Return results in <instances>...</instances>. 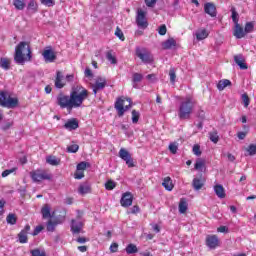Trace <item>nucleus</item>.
I'll use <instances>...</instances> for the list:
<instances>
[{"label":"nucleus","instance_id":"412c9836","mask_svg":"<svg viewBox=\"0 0 256 256\" xmlns=\"http://www.w3.org/2000/svg\"><path fill=\"white\" fill-rule=\"evenodd\" d=\"M41 214L43 219H53V215H55V212L51 214V207L46 204L42 207Z\"/></svg>","mask_w":256,"mask_h":256},{"label":"nucleus","instance_id":"4be33fe9","mask_svg":"<svg viewBox=\"0 0 256 256\" xmlns=\"http://www.w3.org/2000/svg\"><path fill=\"white\" fill-rule=\"evenodd\" d=\"M234 61L240 69H247V64H245V58H243V55H236L234 57Z\"/></svg>","mask_w":256,"mask_h":256},{"label":"nucleus","instance_id":"3c124183","mask_svg":"<svg viewBox=\"0 0 256 256\" xmlns=\"http://www.w3.org/2000/svg\"><path fill=\"white\" fill-rule=\"evenodd\" d=\"M159 35H167V26L165 24L158 28Z\"/></svg>","mask_w":256,"mask_h":256},{"label":"nucleus","instance_id":"a878e982","mask_svg":"<svg viewBox=\"0 0 256 256\" xmlns=\"http://www.w3.org/2000/svg\"><path fill=\"white\" fill-rule=\"evenodd\" d=\"M177 45V42L174 38H169L168 40L164 41L162 43L163 49H172V47H175Z\"/></svg>","mask_w":256,"mask_h":256},{"label":"nucleus","instance_id":"bb28decb","mask_svg":"<svg viewBox=\"0 0 256 256\" xmlns=\"http://www.w3.org/2000/svg\"><path fill=\"white\" fill-rule=\"evenodd\" d=\"M231 86V80L223 79L217 84L218 91H223L226 87Z\"/></svg>","mask_w":256,"mask_h":256},{"label":"nucleus","instance_id":"6ab92c4d","mask_svg":"<svg viewBox=\"0 0 256 256\" xmlns=\"http://www.w3.org/2000/svg\"><path fill=\"white\" fill-rule=\"evenodd\" d=\"M61 223H63V220L51 218L47 223L46 229L47 231L53 232L55 231V227H57V225H61Z\"/></svg>","mask_w":256,"mask_h":256},{"label":"nucleus","instance_id":"6e6552de","mask_svg":"<svg viewBox=\"0 0 256 256\" xmlns=\"http://www.w3.org/2000/svg\"><path fill=\"white\" fill-rule=\"evenodd\" d=\"M81 212H78V216L76 220H72L71 231L74 234H79L83 231V221L81 220Z\"/></svg>","mask_w":256,"mask_h":256},{"label":"nucleus","instance_id":"c9c22d12","mask_svg":"<svg viewBox=\"0 0 256 256\" xmlns=\"http://www.w3.org/2000/svg\"><path fill=\"white\" fill-rule=\"evenodd\" d=\"M106 59L107 61H109L112 65H117V57H115V55H113L112 51H108L106 53Z\"/></svg>","mask_w":256,"mask_h":256},{"label":"nucleus","instance_id":"7c9ffc66","mask_svg":"<svg viewBox=\"0 0 256 256\" xmlns=\"http://www.w3.org/2000/svg\"><path fill=\"white\" fill-rule=\"evenodd\" d=\"M0 67L2 69H5V71L9 70V67H11V60L8 58H1L0 59Z\"/></svg>","mask_w":256,"mask_h":256},{"label":"nucleus","instance_id":"4468645a","mask_svg":"<svg viewBox=\"0 0 256 256\" xmlns=\"http://www.w3.org/2000/svg\"><path fill=\"white\" fill-rule=\"evenodd\" d=\"M42 56L46 63H54L55 59H57V55L51 48H47L43 51Z\"/></svg>","mask_w":256,"mask_h":256},{"label":"nucleus","instance_id":"2eb2a0df","mask_svg":"<svg viewBox=\"0 0 256 256\" xmlns=\"http://www.w3.org/2000/svg\"><path fill=\"white\" fill-rule=\"evenodd\" d=\"M66 81L65 76H63V72L57 71L56 78L54 80V85L57 89H63L65 87Z\"/></svg>","mask_w":256,"mask_h":256},{"label":"nucleus","instance_id":"e433bc0d","mask_svg":"<svg viewBox=\"0 0 256 256\" xmlns=\"http://www.w3.org/2000/svg\"><path fill=\"white\" fill-rule=\"evenodd\" d=\"M231 13L234 25H239V13H237V10H235V8H231Z\"/></svg>","mask_w":256,"mask_h":256},{"label":"nucleus","instance_id":"8fccbe9b","mask_svg":"<svg viewBox=\"0 0 256 256\" xmlns=\"http://www.w3.org/2000/svg\"><path fill=\"white\" fill-rule=\"evenodd\" d=\"M242 101L244 107H249V103H251V101L249 100V96L247 94H242Z\"/></svg>","mask_w":256,"mask_h":256},{"label":"nucleus","instance_id":"0eeeda50","mask_svg":"<svg viewBox=\"0 0 256 256\" xmlns=\"http://www.w3.org/2000/svg\"><path fill=\"white\" fill-rule=\"evenodd\" d=\"M147 13L141 9H138L137 16H136V23L138 27H141V29H147V26L149 25L147 23L146 18Z\"/></svg>","mask_w":256,"mask_h":256},{"label":"nucleus","instance_id":"338daca9","mask_svg":"<svg viewBox=\"0 0 256 256\" xmlns=\"http://www.w3.org/2000/svg\"><path fill=\"white\" fill-rule=\"evenodd\" d=\"M237 137L238 139L243 140L247 137V132H238Z\"/></svg>","mask_w":256,"mask_h":256},{"label":"nucleus","instance_id":"9b49d317","mask_svg":"<svg viewBox=\"0 0 256 256\" xmlns=\"http://www.w3.org/2000/svg\"><path fill=\"white\" fill-rule=\"evenodd\" d=\"M206 245L209 249H217L220 245L219 237L217 235L206 236Z\"/></svg>","mask_w":256,"mask_h":256},{"label":"nucleus","instance_id":"052dcab7","mask_svg":"<svg viewBox=\"0 0 256 256\" xmlns=\"http://www.w3.org/2000/svg\"><path fill=\"white\" fill-rule=\"evenodd\" d=\"M218 233H229V228L227 226H220L217 228Z\"/></svg>","mask_w":256,"mask_h":256},{"label":"nucleus","instance_id":"ea45409f","mask_svg":"<svg viewBox=\"0 0 256 256\" xmlns=\"http://www.w3.org/2000/svg\"><path fill=\"white\" fill-rule=\"evenodd\" d=\"M6 221L10 225H15V223H17V218L15 217V214H9L6 218Z\"/></svg>","mask_w":256,"mask_h":256},{"label":"nucleus","instance_id":"ddd939ff","mask_svg":"<svg viewBox=\"0 0 256 256\" xmlns=\"http://www.w3.org/2000/svg\"><path fill=\"white\" fill-rule=\"evenodd\" d=\"M120 204L122 207H131L133 205V194L131 192L123 193Z\"/></svg>","mask_w":256,"mask_h":256},{"label":"nucleus","instance_id":"774afa93","mask_svg":"<svg viewBox=\"0 0 256 256\" xmlns=\"http://www.w3.org/2000/svg\"><path fill=\"white\" fill-rule=\"evenodd\" d=\"M85 77H93V72L91 71V69H85Z\"/></svg>","mask_w":256,"mask_h":256},{"label":"nucleus","instance_id":"f257e3e1","mask_svg":"<svg viewBox=\"0 0 256 256\" xmlns=\"http://www.w3.org/2000/svg\"><path fill=\"white\" fill-rule=\"evenodd\" d=\"M89 97V91L81 84H76L70 91V96L60 94L57 103L62 109H77L83 105V101Z\"/></svg>","mask_w":256,"mask_h":256},{"label":"nucleus","instance_id":"680f3d73","mask_svg":"<svg viewBox=\"0 0 256 256\" xmlns=\"http://www.w3.org/2000/svg\"><path fill=\"white\" fill-rule=\"evenodd\" d=\"M147 7H155L157 0H145Z\"/></svg>","mask_w":256,"mask_h":256},{"label":"nucleus","instance_id":"c756f323","mask_svg":"<svg viewBox=\"0 0 256 256\" xmlns=\"http://www.w3.org/2000/svg\"><path fill=\"white\" fill-rule=\"evenodd\" d=\"M125 251L128 255H133L135 253H138L139 249H137V245L135 244H128Z\"/></svg>","mask_w":256,"mask_h":256},{"label":"nucleus","instance_id":"1a4fd4ad","mask_svg":"<svg viewBox=\"0 0 256 256\" xmlns=\"http://www.w3.org/2000/svg\"><path fill=\"white\" fill-rule=\"evenodd\" d=\"M104 87H107V79L104 77H97L95 83L92 84L94 95H97V92L103 90Z\"/></svg>","mask_w":256,"mask_h":256},{"label":"nucleus","instance_id":"393cba45","mask_svg":"<svg viewBox=\"0 0 256 256\" xmlns=\"http://www.w3.org/2000/svg\"><path fill=\"white\" fill-rule=\"evenodd\" d=\"M46 163H48V165L56 167L61 163V159L57 158L56 156H47Z\"/></svg>","mask_w":256,"mask_h":256},{"label":"nucleus","instance_id":"69168bd1","mask_svg":"<svg viewBox=\"0 0 256 256\" xmlns=\"http://www.w3.org/2000/svg\"><path fill=\"white\" fill-rule=\"evenodd\" d=\"M41 3L47 7H52V5H54L53 0H41Z\"/></svg>","mask_w":256,"mask_h":256},{"label":"nucleus","instance_id":"a211bd4d","mask_svg":"<svg viewBox=\"0 0 256 256\" xmlns=\"http://www.w3.org/2000/svg\"><path fill=\"white\" fill-rule=\"evenodd\" d=\"M204 11L207 15H210V17H217V8L213 3H206L204 5Z\"/></svg>","mask_w":256,"mask_h":256},{"label":"nucleus","instance_id":"37998d69","mask_svg":"<svg viewBox=\"0 0 256 256\" xmlns=\"http://www.w3.org/2000/svg\"><path fill=\"white\" fill-rule=\"evenodd\" d=\"M141 211V209L139 208V206L135 205L132 208H130L128 210V215H137V213H139Z\"/></svg>","mask_w":256,"mask_h":256},{"label":"nucleus","instance_id":"bf43d9fd","mask_svg":"<svg viewBox=\"0 0 256 256\" xmlns=\"http://www.w3.org/2000/svg\"><path fill=\"white\" fill-rule=\"evenodd\" d=\"M118 249H119V244H117V243H112V244L110 245V251H111V253H117Z\"/></svg>","mask_w":256,"mask_h":256},{"label":"nucleus","instance_id":"13d9d810","mask_svg":"<svg viewBox=\"0 0 256 256\" xmlns=\"http://www.w3.org/2000/svg\"><path fill=\"white\" fill-rule=\"evenodd\" d=\"M87 169V163L81 162L77 165V171H85Z\"/></svg>","mask_w":256,"mask_h":256},{"label":"nucleus","instance_id":"c03bdc74","mask_svg":"<svg viewBox=\"0 0 256 256\" xmlns=\"http://www.w3.org/2000/svg\"><path fill=\"white\" fill-rule=\"evenodd\" d=\"M169 77H170V82L175 84V79H177V75L175 74V69H170L169 71Z\"/></svg>","mask_w":256,"mask_h":256},{"label":"nucleus","instance_id":"cd10ccee","mask_svg":"<svg viewBox=\"0 0 256 256\" xmlns=\"http://www.w3.org/2000/svg\"><path fill=\"white\" fill-rule=\"evenodd\" d=\"M192 186L195 191H199L203 188V180L201 178H194L192 181Z\"/></svg>","mask_w":256,"mask_h":256},{"label":"nucleus","instance_id":"f03ea898","mask_svg":"<svg viewBox=\"0 0 256 256\" xmlns=\"http://www.w3.org/2000/svg\"><path fill=\"white\" fill-rule=\"evenodd\" d=\"M32 57L33 56L31 55V47L29 46V43L20 42L15 47L14 61L17 63V65H24L29 63Z\"/></svg>","mask_w":256,"mask_h":256},{"label":"nucleus","instance_id":"c85d7f7f","mask_svg":"<svg viewBox=\"0 0 256 256\" xmlns=\"http://www.w3.org/2000/svg\"><path fill=\"white\" fill-rule=\"evenodd\" d=\"M209 37V33H207V30L201 29L196 32V38L198 41H203V39H207Z\"/></svg>","mask_w":256,"mask_h":256},{"label":"nucleus","instance_id":"a19ab883","mask_svg":"<svg viewBox=\"0 0 256 256\" xmlns=\"http://www.w3.org/2000/svg\"><path fill=\"white\" fill-rule=\"evenodd\" d=\"M116 185L117 184L113 180H109L108 182H106L105 187H106L107 191H113V189H115Z\"/></svg>","mask_w":256,"mask_h":256},{"label":"nucleus","instance_id":"4d7b16f0","mask_svg":"<svg viewBox=\"0 0 256 256\" xmlns=\"http://www.w3.org/2000/svg\"><path fill=\"white\" fill-rule=\"evenodd\" d=\"M32 256H46L44 251H40L39 249H35L31 251Z\"/></svg>","mask_w":256,"mask_h":256},{"label":"nucleus","instance_id":"5701e85b","mask_svg":"<svg viewBox=\"0 0 256 256\" xmlns=\"http://www.w3.org/2000/svg\"><path fill=\"white\" fill-rule=\"evenodd\" d=\"M163 187L166 189V191H173V180H171V177H165L162 182Z\"/></svg>","mask_w":256,"mask_h":256},{"label":"nucleus","instance_id":"7ed1b4c3","mask_svg":"<svg viewBox=\"0 0 256 256\" xmlns=\"http://www.w3.org/2000/svg\"><path fill=\"white\" fill-rule=\"evenodd\" d=\"M193 107H195V102L191 96L186 97L180 104L178 110L179 119L185 120L191 117V113H193Z\"/></svg>","mask_w":256,"mask_h":256},{"label":"nucleus","instance_id":"a18cd8bd","mask_svg":"<svg viewBox=\"0 0 256 256\" xmlns=\"http://www.w3.org/2000/svg\"><path fill=\"white\" fill-rule=\"evenodd\" d=\"M210 141H212V143H218L219 142V135H217V132H211L210 133Z\"/></svg>","mask_w":256,"mask_h":256},{"label":"nucleus","instance_id":"e2e57ef3","mask_svg":"<svg viewBox=\"0 0 256 256\" xmlns=\"http://www.w3.org/2000/svg\"><path fill=\"white\" fill-rule=\"evenodd\" d=\"M43 231V226H37L34 230V232L32 233V235L35 237L36 235H38L39 233H41Z\"/></svg>","mask_w":256,"mask_h":256},{"label":"nucleus","instance_id":"58836bf2","mask_svg":"<svg viewBox=\"0 0 256 256\" xmlns=\"http://www.w3.org/2000/svg\"><path fill=\"white\" fill-rule=\"evenodd\" d=\"M27 9L28 11H33L35 13V11H37V2H35V0H30Z\"/></svg>","mask_w":256,"mask_h":256},{"label":"nucleus","instance_id":"6e6d98bb","mask_svg":"<svg viewBox=\"0 0 256 256\" xmlns=\"http://www.w3.org/2000/svg\"><path fill=\"white\" fill-rule=\"evenodd\" d=\"M85 177V174L82 170H77L74 174V179H83Z\"/></svg>","mask_w":256,"mask_h":256},{"label":"nucleus","instance_id":"f3484780","mask_svg":"<svg viewBox=\"0 0 256 256\" xmlns=\"http://www.w3.org/2000/svg\"><path fill=\"white\" fill-rule=\"evenodd\" d=\"M233 35L236 37V39H243V37H245L247 34L245 29H243L240 24H234Z\"/></svg>","mask_w":256,"mask_h":256},{"label":"nucleus","instance_id":"5fc2aeb1","mask_svg":"<svg viewBox=\"0 0 256 256\" xmlns=\"http://www.w3.org/2000/svg\"><path fill=\"white\" fill-rule=\"evenodd\" d=\"M177 149H178L177 144L171 143V144L169 145V151H170L173 155H175V153H177Z\"/></svg>","mask_w":256,"mask_h":256},{"label":"nucleus","instance_id":"f704fd0d","mask_svg":"<svg viewBox=\"0 0 256 256\" xmlns=\"http://www.w3.org/2000/svg\"><path fill=\"white\" fill-rule=\"evenodd\" d=\"M13 5L18 11H23L25 9V0H14Z\"/></svg>","mask_w":256,"mask_h":256},{"label":"nucleus","instance_id":"aec40b11","mask_svg":"<svg viewBox=\"0 0 256 256\" xmlns=\"http://www.w3.org/2000/svg\"><path fill=\"white\" fill-rule=\"evenodd\" d=\"M64 127L68 130V131H75V129H79V122L77 121V119L73 118L68 120L65 124Z\"/></svg>","mask_w":256,"mask_h":256},{"label":"nucleus","instance_id":"0e129e2a","mask_svg":"<svg viewBox=\"0 0 256 256\" xmlns=\"http://www.w3.org/2000/svg\"><path fill=\"white\" fill-rule=\"evenodd\" d=\"M5 200H0V215L5 213Z\"/></svg>","mask_w":256,"mask_h":256},{"label":"nucleus","instance_id":"dca6fc26","mask_svg":"<svg viewBox=\"0 0 256 256\" xmlns=\"http://www.w3.org/2000/svg\"><path fill=\"white\" fill-rule=\"evenodd\" d=\"M29 231H31V226L27 224L23 230L18 234V241L19 243H27L28 237L27 235L29 234Z\"/></svg>","mask_w":256,"mask_h":256},{"label":"nucleus","instance_id":"473e14b6","mask_svg":"<svg viewBox=\"0 0 256 256\" xmlns=\"http://www.w3.org/2000/svg\"><path fill=\"white\" fill-rule=\"evenodd\" d=\"M187 200H185V198H182L180 200V203H179V206H178V209H179V213H187Z\"/></svg>","mask_w":256,"mask_h":256},{"label":"nucleus","instance_id":"20e7f679","mask_svg":"<svg viewBox=\"0 0 256 256\" xmlns=\"http://www.w3.org/2000/svg\"><path fill=\"white\" fill-rule=\"evenodd\" d=\"M0 105L7 109H15L19 105V99L9 96L7 92H0Z\"/></svg>","mask_w":256,"mask_h":256},{"label":"nucleus","instance_id":"79ce46f5","mask_svg":"<svg viewBox=\"0 0 256 256\" xmlns=\"http://www.w3.org/2000/svg\"><path fill=\"white\" fill-rule=\"evenodd\" d=\"M68 153H77L79 151V145L77 144H72L67 147Z\"/></svg>","mask_w":256,"mask_h":256},{"label":"nucleus","instance_id":"b1692460","mask_svg":"<svg viewBox=\"0 0 256 256\" xmlns=\"http://www.w3.org/2000/svg\"><path fill=\"white\" fill-rule=\"evenodd\" d=\"M214 191L219 199H225V188L222 185L214 186Z\"/></svg>","mask_w":256,"mask_h":256},{"label":"nucleus","instance_id":"39448f33","mask_svg":"<svg viewBox=\"0 0 256 256\" xmlns=\"http://www.w3.org/2000/svg\"><path fill=\"white\" fill-rule=\"evenodd\" d=\"M115 109L119 117L125 115V111L131 109V98H119L115 103Z\"/></svg>","mask_w":256,"mask_h":256},{"label":"nucleus","instance_id":"49530a36","mask_svg":"<svg viewBox=\"0 0 256 256\" xmlns=\"http://www.w3.org/2000/svg\"><path fill=\"white\" fill-rule=\"evenodd\" d=\"M194 155H196L197 157L201 156V146H199L198 144H195L193 146V149H192Z\"/></svg>","mask_w":256,"mask_h":256},{"label":"nucleus","instance_id":"09e8293b","mask_svg":"<svg viewBox=\"0 0 256 256\" xmlns=\"http://www.w3.org/2000/svg\"><path fill=\"white\" fill-rule=\"evenodd\" d=\"M139 122V112L137 110L132 111V123Z\"/></svg>","mask_w":256,"mask_h":256},{"label":"nucleus","instance_id":"9d476101","mask_svg":"<svg viewBox=\"0 0 256 256\" xmlns=\"http://www.w3.org/2000/svg\"><path fill=\"white\" fill-rule=\"evenodd\" d=\"M119 157H120V159L125 161V163L128 167H130V168L135 167V164L133 163V158H131V154L125 148L120 149Z\"/></svg>","mask_w":256,"mask_h":256},{"label":"nucleus","instance_id":"4c0bfd02","mask_svg":"<svg viewBox=\"0 0 256 256\" xmlns=\"http://www.w3.org/2000/svg\"><path fill=\"white\" fill-rule=\"evenodd\" d=\"M254 27H255V24H254L253 22H247V23L245 24V28H244V31H245L246 35H247L248 33H252Z\"/></svg>","mask_w":256,"mask_h":256},{"label":"nucleus","instance_id":"423d86ee","mask_svg":"<svg viewBox=\"0 0 256 256\" xmlns=\"http://www.w3.org/2000/svg\"><path fill=\"white\" fill-rule=\"evenodd\" d=\"M30 177L34 183H41V181H49L51 174L47 173L45 170L38 169L31 171Z\"/></svg>","mask_w":256,"mask_h":256},{"label":"nucleus","instance_id":"72a5a7b5","mask_svg":"<svg viewBox=\"0 0 256 256\" xmlns=\"http://www.w3.org/2000/svg\"><path fill=\"white\" fill-rule=\"evenodd\" d=\"M194 169H196V171H203V169H205V160L201 158L197 159L194 165Z\"/></svg>","mask_w":256,"mask_h":256},{"label":"nucleus","instance_id":"864d4df0","mask_svg":"<svg viewBox=\"0 0 256 256\" xmlns=\"http://www.w3.org/2000/svg\"><path fill=\"white\" fill-rule=\"evenodd\" d=\"M249 155H256V145L251 144L247 149Z\"/></svg>","mask_w":256,"mask_h":256},{"label":"nucleus","instance_id":"2f4dec72","mask_svg":"<svg viewBox=\"0 0 256 256\" xmlns=\"http://www.w3.org/2000/svg\"><path fill=\"white\" fill-rule=\"evenodd\" d=\"M90 191L91 187L89 186V184H81L78 189V193H80V195H87V193H89Z\"/></svg>","mask_w":256,"mask_h":256},{"label":"nucleus","instance_id":"603ef678","mask_svg":"<svg viewBox=\"0 0 256 256\" xmlns=\"http://www.w3.org/2000/svg\"><path fill=\"white\" fill-rule=\"evenodd\" d=\"M115 35L116 37L120 38L121 41H125V35H123V31H121V29L117 28Z\"/></svg>","mask_w":256,"mask_h":256},{"label":"nucleus","instance_id":"de8ad7c7","mask_svg":"<svg viewBox=\"0 0 256 256\" xmlns=\"http://www.w3.org/2000/svg\"><path fill=\"white\" fill-rule=\"evenodd\" d=\"M132 80L134 83H140V81L143 80V75H141L139 73H134Z\"/></svg>","mask_w":256,"mask_h":256},{"label":"nucleus","instance_id":"f8f14e48","mask_svg":"<svg viewBox=\"0 0 256 256\" xmlns=\"http://www.w3.org/2000/svg\"><path fill=\"white\" fill-rule=\"evenodd\" d=\"M136 55L143 63H151L153 61V56L146 50L137 49Z\"/></svg>","mask_w":256,"mask_h":256}]
</instances>
